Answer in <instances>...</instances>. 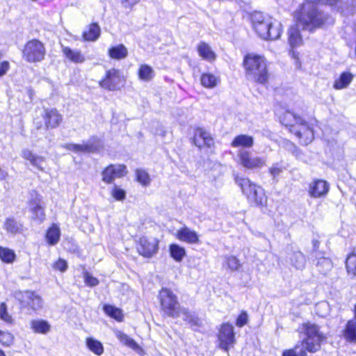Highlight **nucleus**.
Here are the masks:
<instances>
[{"instance_id":"1a4fd4ad","label":"nucleus","mask_w":356,"mask_h":356,"mask_svg":"<svg viewBox=\"0 0 356 356\" xmlns=\"http://www.w3.org/2000/svg\"><path fill=\"white\" fill-rule=\"evenodd\" d=\"M45 54L44 44L36 39L28 41L22 50V57L29 63L40 62L44 59Z\"/></svg>"},{"instance_id":"4d7b16f0","label":"nucleus","mask_w":356,"mask_h":356,"mask_svg":"<svg viewBox=\"0 0 356 356\" xmlns=\"http://www.w3.org/2000/svg\"><path fill=\"white\" fill-rule=\"evenodd\" d=\"M10 67L8 61H3L0 65V77L6 74Z\"/></svg>"},{"instance_id":"20e7f679","label":"nucleus","mask_w":356,"mask_h":356,"mask_svg":"<svg viewBox=\"0 0 356 356\" xmlns=\"http://www.w3.org/2000/svg\"><path fill=\"white\" fill-rule=\"evenodd\" d=\"M243 65L248 79L262 85L268 82L269 72L264 57L248 54L244 58Z\"/></svg>"},{"instance_id":"39448f33","label":"nucleus","mask_w":356,"mask_h":356,"mask_svg":"<svg viewBox=\"0 0 356 356\" xmlns=\"http://www.w3.org/2000/svg\"><path fill=\"white\" fill-rule=\"evenodd\" d=\"M235 181L241 188L250 204L261 208L266 206L267 196L261 186L254 183L248 178L238 176L235 177Z\"/></svg>"},{"instance_id":"79ce46f5","label":"nucleus","mask_w":356,"mask_h":356,"mask_svg":"<svg viewBox=\"0 0 356 356\" xmlns=\"http://www.w3.org/2000/svg\"><path fill=\"white\" fill-rule=\"evenodd\" d=\"M225 259L226 265L231 270H238L241 266L239 260L234 256H226Z\"/></svg>"},{"instance_id":"72a5a7b5","label":"nucleus","mask_w":356,"mask_h":356,"mask_svg":"<svg viewBox=\"0 0 356 356\" xmlns=\"http://www.w3.org/2000/svg\"><path fill=\"white\" fill-rule=\"evenodd\" d=\"M290 261L293 266L298 270H302L305 265V255L300 251L294 252L290 257Z\"/></svg>"},{"instance_id":"09e8293b","label":"nucleus","mask_w":356,"mask_h":356,"mask_svg":"<svg viewBox=\"0 0 356 356\" xmlns=\"http://www.w3.org/2000/svg\"><path fill=\"white\" fill-rule=\"evenodd\" d=\"M111 193L113 198L119 201L123 200L126 196V192L116 185L113 186Z\"/></svg>"},{"instance_id":"b1692460","label":"nucleus","mask_w":356,"mask_h":356,"mask_svg":"<svg viewBox=\"0 0 356 356\" xmlns=\"http://www.w3.org/2000/svg\"><path fill=\"white\" fill-rule=\"evenodd\" d=\"M253 137L245 134H241L236 136L231 143L232 147H243L242 149L250 148L253 146Z\"/></svg>"},{"instance_id":"a211bd4d","label":"nucleus","mask_w":356,"mask_h":356,"mask_svg":"<svg viewBox=\"0 0 356 356\" xmlns=\"http://www.w3.org/2000/svg\"><path fill=\"white\" fill-rule=\"evenodd\" d=\"M176 238L181 241L191 244L198 243L200 241L197 232L186 226L177 230Z\"/></svg>"},{"instance_id":"680f3d73","label":"nucleus","mask_w":356,"mask_h":356,"mask_svg":"<svg viewBox=\"0 0 356 356\" xmlns=\"http://www.w3.org/2000/svg\"><path fill=\"white\" fill-rule=\"evenodd\" d=\"M0 356H6L5 353L1 350H0Z\"/></svg>"},{"instance_id":"f03ea898","label":"nucleus","mask_w":356,"mask_h":356,"mask_svg":"<svg viewBox=\"0 0 356 356\" xmlns=\"http://www.w3.org/2000/svg\"><path fill=\"white\" fill-rule=\"evenodd\" d=\"M158 298L161 310L166 316L181 317L192 326H200V319L195 315L190 313L187 309L180 306L176 295L171 290L162 288L159 293Z\"/></svg>"},{"instance_id":"c03bdc74","label":"nucleus","mask_w":356,"mask_h":356,"mask_svg":"<svg viewBox=\"0 0 356 356\" xmlns=\"http://www.w3.org/2000/svg\"><path fill=\"white\" fill-rule=\"evenodd\" d=\"M0 319L8 324L13 323V317L8 314L7 306L6 303L1 302L0 304Z\"/></svg>"},{"instance_id":"5fc2aeb1","label":"nucleus","mask_w":356,"mask_h":356,"mask_svg":"<svg viewBox=\"0 0 356 356\" xmlns=\"http://www.w3.org/2000/svg\"><path fill=\"white\" fill-rule=\"evenodd\" d=\"M67 268V262L63 259H58L54 264V268L59 270L61 272L66 270Z\"/></svg>"},{"instance_id":"ddd939ff","label":"nucleus","mask_w":356,"mask_h":356,"mask_svg":"<svg viewBox=\"0 0 356 356\" xmlns=\"http://www.w3.org/2000/svg\"><path fill=\"white\" fill-rule=\"evenodd\" d=\"M102 147L101 140L96 138L89 139L86 143L83 144H66L65 148L73 151L76 153L84 152L91 153L99 150Z\"/></svg>"},{"instance_id":"6e6d98bb","label":"nucleus","mask_w":356,"mask_h":356,"mask_svg":"<svg viewBox=\"0 0 356 356\" xmlns=\"http://www.w3.org/2000/svg\"><path fill=\"white\" fill-rule=\"evenodd\" d=\"M140 0H120L121 3L124 8H131L137 4Z\"/></svg>"},{"instance_id":"aec40b11","label":"nucleus","mask_w":356,"mask_h":356,"mask_svg":"<svg viewBox=\"0 0 356 356\" xmlns=\"http://www.w3.org/2000/svg\"><path fill=\"white\" fill-rule=\"evenodd\" d=\"M115 337L124 346H128L138 354H143V348L131 337L120 330L114 331Z\"/></svg>"},{"instance_id":"423d86ee","label":"nucleus","mask_w":356,"mask_h":356,"mask_svg":"<svg viewBox=\"0 0 356 356\" xmlns=\"http://www.w3.org/2000/svg\"><path fill=\"white\" fill-rule=\"evenodd\" d=\"M280 121L286 127H293L295 124H300L302 127L301 129L297 131L296 134L300 139H302V144L307 145L313 140L314 133L312 129L305 120L294 113L285 112L282 115Z\"/></svg>"},{"instance_id":"2f4dec72","label":"nucleus","mask_w":356,"mask_h":356,"mask_svg":"<svg viewBox=\"0 0 356 356\" xmlns=\"http://www.w3.org/2000/svg\"><path fill=\"white\" fill-rule=\"evenodd\" d=\"M169 252L170 257L177 262H181L186 255L185 248L178 244H170Z\"/></svg>"},{"instance_id":"6ab92c4d","label":"nucleus","mask_w":356,"mask_h":356,"mask_svg":"<svg viewBox=\"0 0 356 356\" xmlns=\"http://www.w3.org/2000/svg\"><path fill=\"white\" fill-rule=\"evenodd\" d=\"M21 156L23 159L30 162V163L39 169L43 170L42 166L44 163V158L43 156L34 154L32 151L29 149H24L22 150Z\"/></svg>"},{"instance_id":"603ef678","label":"nucleus","mask_w":356,"mask_h":356,"mask_svg":"<svg viewBox=\"0 0 356 356\" xmlns=\"http://www.w3.org/2000/svg\"><path fill=\"white\" fill-rule=\"evenodd\" d=\"M84 280L89 286H95L99 284V280L88 272L84 273Z\"/></svg>"},{"instance_id":"de8ad7c7","label":"nucleus","mask_w":356,"mask_h":356,"mask_svg":"<svg viewBox=\"0 0 356 356\" xmlns=\"http://www.w3.org/2000/svg\"><path fill=\"white\" fill-rule=\"evenodd\" d=\"M136 179L143 186H147L150 183L149 174L143 170H136Z\"/></svg>"},{"instance_id":"8fccbe9b","label":"nucleus","mask_w":356,"mask_h":356,"mask_svg":"<svg viewBox=\"0 0 356 356\" xmlns=\"http://www.w3.org/2000/svg\"><path fill=\"white\" fill-rule=\"evenodd\" d=\"M32 212V218L35 220H37L40 221V222H42L45 218V214L44 211V209L42 206L41 205L36 209H33L31 211Z\"/></svg>"},{"instance_id":"9b49d317","label":"nucleus","mask_w":356,"mask_h":356,"mask_svg":"<svg viewBox=\"0 0 356 356\" xmlns=\"http://www.w3.org/2000/svg\"><path fill=\"white\" fill-rule=\"evenodd\" d=\"M218 347L227 354L236 343L234 326L229 323H222L218 333Z\"/></svg>"},{"instance_id":"c756f323","label":"nucleus","mask_w":356,"mask_h":356,"mask_svg":"<svg viewBox=\"0 0 356 356\" xmlns=\"http://www.w3.org/2000/svg\"><path fill=\"white\" fill-rule=\"evenodd\" d=\"M4 229L10 234H16L22 229V225L14 218H8L3 224Z\"/></svg>"},{"instance_id":"a878e982","label":"nucleus","mask_w":356,"mask_h":356,"mask_svg":"<svg viewBox=\"0 0 356 356\" xmlns=\"http://www.w3.org/2000/svg\"><path fill=\"white\" fill-rule=\"evenodd\" d=\"M101 29L97 23H92L88 26V30L83 33L82 37L84 41L94 42L100 36Z\"/></svg>"},{"instance_id":"a19ab883","label":"nucleus","mask_w":356,"mask_h":356,"mask_svg":"<svg viewBox=\"0 0 356 356\" xmlns=\"http://www.w3.org/2000/svg\"><path fill=\"white\" fill-rule=\"evenodd\" d=\"M29 205L31 211L33 209H36L42 205V197L36 191H32L30 193Z\"/></svg>"},{"instance_id":"9d476101","label":"nucleus","mask_w":356,"mask_h":356,"mask_svg":"<svg viewBox=\"0 0 356 356\" xmlns=\"http://www.w3.org/2000/svg\"><path fill=\"white\" fill-rule=\"evenodd\" d=\"M62 120V115L56 108H45L41 118H35L33 124L37 129H40L44 126L46 129H54L59 126Z\"/></svg>"},{"instance_id":"4c0bfd02","label":"nucleus","mask_w":356,"mask_h":356,"mask_svg":"<svg viewBox=\"0 0 356 356\" xmlns=\"http://www.w3.org/2000/svg\"><path fill=\"white\" fill-rule=\"evenodd\" d=\"M104 312L109 316L115 318L118 321H122L123 319V314L122 310L113 305H106L104 306Z\"/></svg>"},{"instance_id":"412c9836","label":"nucleus","mask_w":356,"mask_h":356,"mask_svg":"<svg viewBox=\"0 0 356 356\" xmlns=\"http://www.w3.org/2000/svg\"><path fill=\"white\" fill-rule=\"evenodd\" d=\"M62 52L67 59L74 63H83L86 60L85 56L79 49L63 47Z\"/></svg>"},{"instance_id":"473e14b6","label":"nucleus","mask_w":356,"mask_h":356,"mask_svg":"<svg viewBox=\"0 0 356 356\" xmlns=\"http://www.w3.org/2000/svg\"><path fill=\"white\" fill-rule=\"evenodd\" d=\"M34 295V292L26 291H15V298L20 302L22 307H29L31 300Z\"/></svg>"},{"instance_id":"052dcab7","label":"nucleus","mask_w":356,"mask_h":356,"mask_svg":"<svg viewBox=\"0 0 356 356\" xmlns=\"http://www.w3.org/2000/svg\"><path fill=\"white\" fill-rule=\"evenodd\" d=\"M312 243H313L314 248L315 249L318 248V245H319L318 241V240H313Z\"/></svg>"},{"instance_id":"a18cd8bd","label":"nucleus","mask_w":356,"mask_h":356,"mask_svg":"<svg viewBox=\"0 0 356 356\" xmlns=\"http://www.w3.org/2000/svg\"><path fill=\"white\" fill-rule=\"evenodd\" d=\"M284 170L282 163H275L269 168L268 172L275 179L278 177Z\"/></svg>"},{"instance_id":"4be33fe9","label":"nucleus","mask_w":356,"mask_h":356,"mask_svg":"<svg viewBox=\"0 0 356 356\" xmlns=\"http://www.w3.org/2000/svg\"><path fill=\"white\" fill-rule=\"evenodd\" d=\"M197 50L199 56L208 62H213L216 58V54L205 42H200L197 44Z\"/></svg>"},{"instance_id":"bf43d9fd","label":"nucleus","mask_w":356,"mask_h":356,"mask_svg":"<svg viewBox=\"0 0 356 356\" xmlns=\"http://www.w3.org/2000/svg\"><path fill=\"white\" fill-rule=\"evenodd\" d=\"M317 309H327L328 308V304L327 302H321L317 305L316 306Z\"/></svg>"},{"instance_id":"7ed1b4c3","label":"nucleus","mask_w":356,"mask_h":356,"mask_svg":"<svg viewBox=\"0 0 356 356\" xmlns=\"http://www.w3.org/2000/svg\"><path fill=\"white\" fill-rule=\"evenodd\" d=\"M252 22L255 32L261 38L275 40L280 37L281 24L271 17L255 13L252 15Z\"/></svg>"},{"instance_id":"f8f14e48","label":"nucleus","mask_w":356,"mask_h":356,"mask_svg":"<svg viewBox=\"0 0 356 356\" xmlns=\"http://www.w3.org/2000/svg\"><path fill=\"white\" fill-rule=\"evenodd\" d=\"M127 168L122 164H111L102 172V179L106 184H112L117 178L124 177Z\"/></svg>"},{"instance_id":"393cba45","label":"nucleus","mask_w":356,"mask_h":356,"mask_svg":"<svg viewBox=\"0 0 356 356\" xmlns=\"http://www.w3.org/2000/svg\"><path fill=\"white\" fill-rule=\"evenodd\" d=\"M299 27L301 26L298 25V22H296V24L291 26L289 30V43L292 47H298L302 42Z\"/></svg>"},{"instance_id":"49530a36","label":"nucleus","mask_w":356,"mask_h":356,"mask_svg":"<svg viewBox=\"0 0 356 356\" xmlns=\"http://www.w3.org/2000/svg\"><path fill=\"white\" fill-rule=\"evenodd\" d=\"M317 266L319 268L321 271H322L323 273H325L327 271L332 268V264L330 259L322 257L318 259L317 262Z\"/></svg>"},{"instance_id":"5701e85b","label":"nucleus","mask_w":356,"mask_h":356,"mask_svg":"<svg viewBox=\"0 0 356 356\" xmlns=\"http://www.w3.org/2000/svg\"><path fill=\"white\" fill-rule=\"evenodd\" d=\"M354 75L350 72H343L335 79L333 87L336 90H343L348 87L353 81Z\"/></svg>"},{"instance_id":"f704fd0d","label":"nucleus","mask_w":356,"mask_h":356,"mask_svg":"<svg viewBox=\"0 0 356 356\" xmlns=\"http://www.w3.org/2000/svg\"><path fill=\"white\" fill-rule=\"evenodd\" d=\"M60 229L57 226L53 225L50 227L46 234L49 244L51 245H56L60 239Z\"/></svg>"},{"instance_id":"c9c22d12","label":"nucleus","mask_w":356,"mask_h":356,"mask_svg":"<svg viewBox=\"0 0 356 356\" xmlns=\"http://www.w3.org/2000/svg\"><path fill=\"white\" fill-rule=\"evenodd\" d=\"M50 325L46 321L38 320L31 322V328L38 333L46 334L50 330Z\"/></svg>"},{"instance_id":"c85d7f7f","label":"nucleus","mask_w":356,"mask_h":356,"mask_svg":"<svg viewBox=\"0 0 356 356\" xmlns=\"http://www.w3.org/2000/svg\"><path fill=\"white\" fill-rule=\"evenodd\" d=\"M87 348L95 355L100 356L104 353V348L101 341L93 337H87L86 339Z\"/></svg>"},{"instance_id":"13d9d810","label":"nucleus","mask_w":356,"mask_h":356,"mask_svg":"<svg viewBox=\"0 0 356 356\" xmlns=\"http://www.w3.org/2000/svg\"><path fill=\"white\" fill-rule=\"evenodd\" d=\"M8 173L4 170L0 168V180H4L7 178Z\"/></svg>"},{"instance_id":"3c124183","label":"nucleus","mask_w":356,"mask_h":356,"mask_svg":"<svg viewBox=\"0 0 356 356\" xmlns=\"http://www.w3.org/2000/svg\"><path fill=\"white\" fill-rule=\"evenodd\" d=\"M33 298L31 299L29 307L33 309V310H37L41 308L42 305V301L41 298L39 296L36 295L35 293Z\"/></svg>"},{"instance_id":"2eb2a0df","label":"nucleus","mask_w":356,"mask_h":356,"mask_svg":"<svg viewBox=\"0 0 356 356\" xmlns=\"http://www.w3.org/2000/svg\"><path fill=\"white\" fill-rule=\"evenodd\" d=\"M137 249L140 254L145 257H151L158 251L159 241L154 238L141 237Z\"/></svg>"},{"instance_id":"dca6fc26","label":"nucleus","mask_w":356,"mask_h":356,"mask_svg":"<svg viewBox=\"0 0 356 356\" xmlns=\"http://www.w3.org/2000/svg\"><path fill=\"white\" fill-rule=\"evenodd\" d=\"M329 190L330 185L326 181L316 179L309 184L308 193L312 197L320 198L327 195Z\"/></svg>"},{"instance_id":"6e6552de","label":"nucleus","mask_w":356,"mask_h":356,"mask_svg":"<svg viewBox=\"0 0 356 356\" xmlns=\"http://www.w3.org/2000/svg\"><path fill=\"white\" fill-rule=\"evenodd\" d=\"M238 163L246 170H259L266 165V158L259 156L247 149H241L237 152Z\"/></svg>"},{"instance_id":"f257e3e1","label":"nucleus","mask_w":356,"mask_h":356,"mask_svg":"<svg viewBox=\"0 0 356 356\" xmlns=\"http://www.w3.org/2000/svg\"><path fill=\"white\" fill-rule=\"evenodd\" d=\"M315 1L334 6L337 4L339 0H313L305 2L296 15L298 25L300 26L302 30L312 31L321 27L328 19L327 16L318 9Z\"/></svg>"},{"instance_id":"864d4df0","label":"nucleus","mask_w":356,"mask_h":356,"mask_svg":"<svg viewBox=\"0 0 356 356\" xmlns=\"http://www.w3.org/2000/svg\"><path fill=\"white\" fill-rule=\"evenodd\" d=\"M248 314L245 312H243L237 318L236 325L238 327H243L248 323Z\"/></svg>"},{"instance_id":"37998d69","label":"nucleus","mask_w":356,"mask_h":356,"mask_svg":"<svg viewBox=\"0 0 356 356\" xmlns=\"http://www.w3.org/2000/svg\"><path fill=\"white\" fill-rule=\"evenodd\" d=\"M14 341L13 335L8 332H3L0 330V343L3 346H10Z\"/></svg>"},{"instance_id":"7c9ffc66","label":"nucleus","mask_w":356,"mask_h":356,"mask_svg":"<svg viewBox=\"0 0 356 356\" xmlns=\"http://www.w3.org/2000/svg\"><path fill=\"white\" fill-rule=\"evenodd\" d=\"M200 82L207 88H213L220 82V78L211 73H204L201 76Z\"/></svg>"},{"instance_id":"0eeeda50","label":"nucleus","mask_w":356,"mask_h":356,"mask_svg":"<svg viewBox=\"0 0 356 356\" xmlns=\"http://www.w3.org/2000/svg\"><path fill=\"white\" fill-rule=\"evenodd\" d=\"M302 331L306 336L301 342L302 346L310 353H315L319 350L325 336L319 331L318 327L311 323H305L302 324Z\"/></svg>"},{"instance_id":"e433bc0d","label":"nucleus","mask_w":356,"mask_h":356,"mask_svg":"<svg viewBox=\"0 0 356 356\" xmlns=\"http://www.w3.org/2000/svg\"><path fill=\"white\" fill-rule=\"evenodd\" d=\"M346 266L349 275L356 276V250H353L346 258Z\"/></svg>"},{"instance_id":"ea45409f","label":"nucleus","mask_w":356,"mask_h":356,"mask_svg":"<svg viewBox=\"0 0 356 356\" xmlns=\"http://www.w3.org/2000/svg\"><path fill=\"white\" fill-rule=\"evenodd\" d=\"M15 258V252L6 248L0 246V259L6 263H13Z\"/></svg>"},{"instance_id":"bb28decb","label":"nucleus","mask_w":356,"mask_h":356,"mask_svg":"<svg viewBox=\"0 0 356 356\" xmlns=\"http://www.w3.org/2000/svg\"><path fill=\"white\" fill-rule=\"evenodd\" d=\"M108 53L110 58L115 60L124 59L128 56L127 47L122 44L111 47Z\"/></svg>"},{"instance_id":"cd10ccee","label":"nucleus","mask_w":356,"mask_h":356,"mask_svg":"<svg viewBox=\"0 0 356 356\" xmlns=\"http://www.w3.org/2000/svg\"><path fill=\"white\" fill-rule=\"evenodd\" d=\"M138 75L140 80L148 82L153 79L155 72L149 65L142 64L138 68Z\"/></svg>"},{"instance_id":"4468645a","label":"nucleus","mask_w":356,"mask_h":356,"mask_svg":"<svg viewBox=\"0 0 356 356\" xmlns=\"http://www.w3.org/2000/svg\"><path fill=\"white\" fill-rule=\"evenodd\" d=\"M122 81L120 71L112 68L106 71L105 77L99 81V86L106 90H115Z\"/></svg>"},{"instance_id":"f3484780","label":"nucleus","mask_w":356,"mask_h":356,"mask_svg":"<svg viewBox=\"0 0 356 356\" xmlns=\"http://www.w3.org/2000/svg\"><path fill=\"white\" fill-rule=\"evenodd\" d=\"M193 143L199 148L202 147H211L213 145V139L211 134L202 128H197L194 132Z\"/></svg>"},{"instance_id":"58836bf2","label":"nucleus","mask_w":356,"mask_h":356,"mask_svg":"<svg viewBox=\"0 0 356 356\" xmlns=\"http://www.w3.org/2000/svg\"><path fill=\"white\" fill-rule=\"evenodd\" d=\"M307 351L302 344H297L294 348L286 350L282 356H306Z\"/></svg>"}]
</instances>
